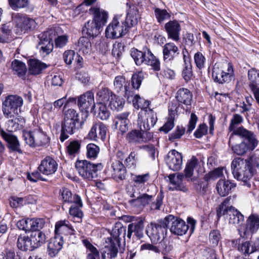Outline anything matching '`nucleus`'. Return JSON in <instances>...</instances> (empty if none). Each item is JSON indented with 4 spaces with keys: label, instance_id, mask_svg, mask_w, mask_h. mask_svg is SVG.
<instances>
[{
    "label": "nucleus",
    "instance_id": "obj_1",
    "mask_svg": "<svg viewBox=\"0 0 259 259\" xmlns=\"http://www.w3.org/2000/svg\"><path fill=\"white\" fill-rule=\"evenodd\" d=\"M255 136L243 127H239L229 138V145L238 155L244 154L248 150H253L257 146Z\"/></svg>",
    "mask_w": 259,
    "mask_h": 259
},
{
    "label": "nucleus",
    "instance_id": "obj_2",
    "mask_svg": "<svg viewBox=\"0 0 259 259\" xmlns=\"http://www.w3.org/2000/svg\"><path fill=\"white\" fill-rule=\"evenodd\" d=\"M259 169V156H253L247 159L238 157L233 159L231 169L234 177L250 187L248 183L254 172V167Z\"/></svg>",
    "mask_w": 259,
    "mask_h": 259
},
{
    "label": "nucleus",
    "instance_id": "obj_3",
    "mask_svg": "<svg viewBox=\"0 0 259 259\" xmlns=\"http://www.w3.org/2000/svg\"><path fill=\"white\" fill-rule=\"evenodd\" d=\"M78 114L73 109H69L64 112V121L61 124L60 140L64 142L67 139L70 135L73 134L78 127Z\"/></svg>",
    "mask_w": 259,
    "mask_h": 259
},
{
    "label": "nucleus",
    "instance_id": "obj_4",
    "mask_svg": "<svg viewBox=\"0 0 259 259\" xmlns=\"http://www.w3.org/2000/svg\"><path fill=\"white\" fill-rule=\"evenodd\" d=\"M172 219H174V216L169 215L158 223H151L148 226L146 229V234L152 242L157 243L163 240L170 220Z\"/></svg>",
    "mask_w": 259,
    "mask_h": 259
},
{
    "label": "nucleus",
    "instance_id": "obj_5",
    "mask_svg": "<svg viewBox=\"0 0 259 259\" xmlns=\"http://www.w3.org/2000/svg\"><path fill=\"white\" fill-rule=\"evenodd\" d=\"M24 101L22 97L17 95L7 96L2 103V111L6 118L18 115L21 112Z\"/></svg>",
    "mask_w": 259,
    "mask_h": 259
},
{
    "label": "nucleus",
    "instance_id": "obj_6",
    "mask_svg": "<svg viewBox=\"0 0 259 259\" xmlns=\"http://www.w3.org/2000/svg\"><path fill=\"white\" fill-rule=\"evenodd\" d=\"M212 77L218 83H229L234 77L232 65L226 62L215 63L213 67Z\"/></svg>",
    "mask_w": 259,
    "mask_h": 259
},
{
    "label": "nucleus",
    "instance_id": "obj_7",
    "mask_svg": "<svg viewBox=\"0 0 259 259\" xmlns=\"http://www.w3.org/2000/svg\"><path fill=\"white\" fill-rule=\"evenodd\" d=\"M75 168L79 175L83 179L92 180L98 176V172L103 168L101 163H93L87 160H77Z\"/></svg>",
    "mask_w": 259,
    "mask_h": 259
},
{
    "label": "nucleus",
    "instance_id": "obj_8",
    "mask_svg": "<svg viewBox=\"0 0 259 259\" xmlns=\"http://www.w3.org/2000/svg\"><path fill=\"white\" fill-rule=\"evenodd\" d=\"M124 25L121 16H115L105 30V36L107 38L116 39L122 37L128 32Z\"/></svg>",
    "mask_w": 259,
    "mask_h": 259
},
{
    "label": "nucleus",
    "instance_id": "obj_9",
    "mask_svg": "<svg viewBox=\"0 0 259 259\" xmlns=\"http://www.w3.org/2000/svg\"><path fill=\"white\" fill-rule=\"evenodd\" d=\"M170 223H171L170 228L171 233L182 236L186 233L189 228L190 233L191 234L193 233L195 228L196 221L194 219L189 217L187 219L188 224H186L183 220L181 219H175L174 217V219L170 220Z\"/></svg>",
    "mask_w": 259,
    "mask_h": 259
},
{
    "label": "nucleus",
    "instance_id": "obj_10",
    "mask_svg": "<svg viewBox=\"0 0 259 259\" xmlns=\"http://www.w3.org/2000/svg\"><path fill=\"white\" fill-rule=\"evenodd\" d=\"M138 116V126L142 131L149 132L157 121V114L152 109L141 111Z\"/></svg>",
    "mask_w": 259,
    "mask_h": 259
},
{
    "label": "nucleus",
    "instance_id": "obj_11",
    "mask_svg": "<svg viewBox=\"0 0 259 259\" xmlns=\"http://www.w3.org/2000/svg\"><path fill=\"white\" fill-rule=\"evenodd\" d=\"M113 85L114 90L117 93L122 94L128 102L131 101L130 98H132L134 95V92L130 87V82L126 80L124 76L122 75L116 76Z\"/></svg>",
    "mask_w": 259,
    "mask_h": 259
},
{
    "label": "nucleus",
    "instance_id": "obj_12",
    "mask_svg": "<svg viewBox=\"0 0 259 259\" xmlns=\"http://www.w3.org/2000/svg\"><path fill=\"white\" fill-rule=\"evenodd\" d=\"M153 138V133L140 129L133 130L126 136V139L128 143L139 144L146 143Z\"/></svg>",
    "mask_w": 259,
    "mask_h": 259
},
{
    "label": "nucleus",
    "instance_id": "obj_13",
    "mask_svg": "<svg viewBox=\"0 0 259 259\" xmlns=\"http://www.w3.org/2000/svg\"><path fill=\"white\" fill-rule=\"evenodd\" d=\"M134 198L128 201L131 205L139 209H142L154 200V196L146 193L140 194L134 191L131 196Z\"/></svg>",
    "mask_w": 259,
    "mask_h": 259
},
{
    "label": "nucleus",
    "instance_id": "obj_14",
    "mask_svg": "<svg viewBox=\"0 0 259 259\" xmlns=\"http://www.w3.org/2000/svg\"><path fill=\"white\" fill-rule=\"evenodd\" d=\"M128 7L127 10L126 17L125 19H122L124 22V25L128 31L129 29L137 25L141 16L139 12L138 7L135 5L126 4Z\"/></svg>",
    "mask_w": 259,
    "mask_h": 259
},
{
    "label": "nucleus",
    "instance_id": "obj_15",
    "mask_svg": "<svg viewBox=\"0 0 259 259\" xmlns=\"http://www.w3.org/2000/svg\"><path fill=\"white\" fill-rule=\"evenodd\" d=\"M107 127L102 122L94 121L88 134L90 139L94 141L99 140L104 141L106 138Z\"/></svg>",
    "mask_w": 259,
    "mask_h": 259
},
{
    "label": "nucleus",
    "instance_id": "obj_16",
    "mask_svg": "<svg viewBox=\"0 0 259 259\" xmlns=\"http://www.w3.org/2000/svg\"><path fill=\"white\" fill-rule=\"evenodd\" d=\"M0 135L2 138L7 143V147L9 150L19 154H22L21 145L16 136L11 132H7L3 129H0Z\"/></svg>",
    "mask_w": 259,
    "mask_h": 259
},
{
    "label": "nucleus",
    "instance_id": "obj_17",
    "mask_svg": "<svg viewBox=\"0 0 259 259\" xmlns=\"http://www.w3.org/2000/svg\"><path fill=\"white\" fill-rule=\"evenodd\" d=\"M176 98L179 106H182L186 112H190L192 94L191 92L186 88L180 89L177 92Z\"/></svg>",
    "mask_w": 259,
    "mask_h": 259
},
{
    "label": "nucleus",
    "instance_id": "obj_18",
    "mask_svg": "<svg viewBox=\"0 0 259 259\" xmlns=\"http://www.w3.org/2000/svg\"><path fill=\"white\" fill-rule=\"evenodd\" d=\"M182 155L176 150H170L167 154L165 160L169 168L173 171H178L182 168Z\"/></svg>",
    "mask_w": 259,
    "mask_h": 259
},
{
    "label": "nucleus",
    "instance_id": "obj_19",
    "mask_svg": "<svg viewBox=\"0 0 259 259\" xmlns=\"http://www.w3.org/2000/svg\"><path fill=\"white\" fill-rule=\"evenodd\" d=\"M14 19L16 27L22 31L33 30L37 26L34 19L20 14L15 15Z\"/></svg>",
    "mask_w": 259,
    "mask_h": 259
},
{
    "label": "nucleus",
    "instance_id": "obj_20",
    "mask_svg": "<svg viewBox=\"0 0 259 259\" xmlns=\"http://www.w3.org/2000/svg\"><path fill=\"white\" fill-rule=\"evenodd\" d=\"M259 228V216L256 214H251L246 221V227L240 236L245 239L249 238L251 234L257 231Z\"/></svg>",
    "mask_w": 259,
    "mask_h": 259
},
{
    "label": "nucleus",
    "instance_id": "obj_21",
    "mask_svg": "<svg viewBox=\"0 0 259 259\" xmlns=\"http://www.w3.org/2000/svg\"><path fill=\"white\" fill-rule=\"evenodd\" d=\"M105 242L106 244L101 253L103 259L115 258L117 256L120 244L108 238L106 239Z\"/></svg>",
    "mask_w": 259,
    "mask_h": 259
},
{
    "label": "nucleus",
    "instance_id": "obj_22",
    "mask_svg": "<svg viewBox=\"0 0 259 259\" xmlns=\"http://www.w3.org/2000/svg\"><path fill=\"white\" fill-rule=\"evenodd\" d=\"M77 105L82 111H87L91 107V112H94L96 107L94 93L92 91H88L81 95L78 99Z\"/></svg>",
    "mask_w": 259,
    "mask_h": 259
},
{
    "label": "nucleus",
    "instance_id": "obj_23",
    "mask_svg": "<svg viewBox=\"0 0 259 259\" xmlns=\"http://www.w3.org/2000/svg\"><path fill=\"white\" fill-rule=\"evenodd\" d=\"M49 35V32H45L40 34V40L37 45V49L44 55L49 54L52 52L54 48L53 39L48 36Z\"/></svg>",
    "mask_w": 259,
    "mask_h": 259
},
{
    "label": "nucleus",
    "instance_id": "obj_24",
    "mask_svg": "<svg viewBox=\"0 0 259 259\" xmlns=\"http://www.w3.org/2000/svg\"><path fill=\"white\" fill-rule=\"evenodd\" d=\"M58 164L52 157L47 156L41 160L38 169L45 175H50L54 174L57 169Z\"/></svg>",
    "mask_w": 259,
    "mask_h": 259
},
{
    "label": "nucleus",
    "instance_id": "obj_25",
    "mask_svg": "<svg viewBox=\"0 0 259 259\" xmlns=\"http://www.w3.org/2000/svg\"><path fill=\"white\" fill-rule=\"evenodd\" d=\"M162 54L163 61L168 63L171 62L179 54V50L174 42H167L162 47Z\"/></svg>",
    "mask_w": 259,
    "mask_h": 259
},
{
    "label": "nucleus",
    "instance_id": "obj_26",
    "mask_svg": "<svg viewBox=\"0 0 259 259\" xmlns=\"http://www.w3.org/2000/svg\"><path fill=\"white\" fill-rule=\"evenodd\" d=\"M164 28L167 33L168 38L175 41H179L180 39L181 25L177 20L169 21L165 24Z\"/></svg>",
    "mask_w": 259,
    "mask_h": 259
},
{
    "label": "nucleus",
    "instance_id": "obj_27",
    "mask_svg": "<svg viewBox=\"0 0 259 259\" xmlns=\"http://www.w3.org/2000/svg\"><path fill=\"white\" fill-rule=\"evenodd\" d=\"M61 197L63 200L62 208L65 209V204L74 203L79 206H82V203L80 197L76 194H72L70 190L63 188L60 190Z\"/></svg>",
    "mask_w": 259,
    "mask_h": 259
},
{
    "label": "nucleus",
    "instance_id": "obj_28",
    "mask_svg": "<svg viewBox=\"0 0 259 259\" xmlns=\"http://www.w3.org/2000/svg\"><path fill=\"white\" fill-rule=\"evenodd\" d=\"M89 12L93 15V21L102 27L107 23L108 13L104 10L97 7H91Z\"/></svg>",
    "mask_w": 259,
    "mask_h": 259
},
{
    "label": "nucleus",
    "instance_id": "obj_29",
    "mask_svg": "<svg viewBox=\"0 0 259 259\" xmlns=\"http://www.w3.org/2000/svg\"><path fill=\"white\" fill-rule=\"evenodd\" d=\"M55 235H73L75 230L69 221L67 220H61L56 222L55 229Z\"/></svg>",
    "mask_w": 259,
    "mask_h": 259
},
{
    "label": "nucleus",
    "instance_id": "obj_30",
    "mask_svg": "<svg viewBox=\"0 0 259 259\" xmlns=\"http://www.w3.org/2000/svg\"><path fill=\"white\" fill-rule=\"evenodd\" d=\"M130 112H125L118 114L116 115L114 120L116 128L119 130L122 134L125 133L128 130L130 120L128 117Z\"/></svg>",
    "mask_w": 259,
    "mask_h": 259
},
{
    "label": "nucleus",
    "instance_id": "obj_31",
    "mask_svg": "<svg viewBox=\"0 0 259 259\" xmlns=\"http://www.w3.org/2000/svg\"><path fill=\"white\" fill-rule=\"evenodd\" d=\"M62 239L63 236L55 235L54 238L50 240L48 245V251L51 257L55 256L61 249L63 244Z\"/></svg>",
    "mask_w": 259,
    "mask_h": 259
},
{
    "label": "nucleus",
    "instance_id": "obj_32",
    "mask_svg": "<svg viewBox=\"0 0 259 259\" xmlns=\"http://www.w3.org/2000/svg\"><path fill=\"white\" fill-rule=\"evenodd\" d=\"M126 231L125 227H124L119 222L116 223L110 233L111 236L107 238L111 239L113 241L120 244L121 241L122 239L125 240Z\"/></svg>",
    "mask_w": 259,
    "mask_h": 259
},
{
    "label": "nucleus",
    "instance_id": "obj_33",
    "mask_svg": "<svg viewBox=\"0 0 259 259\" xmlns=\"http://www.w3.org/2000/svg\"><path fill=\"white\" fill-rule=\"evenodd\" d=\"M184 178V176L183 174H179L177 176L175 174H170L168 176V179L170 184L172 186L169 187V190L172 191L176 190L186 192L188 189L182 183V180Z\"/></svg>",
    "mask_w": 259,
    "mask_h": 259
},
{
    "label": "nucleus",
    "instance_id": "obj_34",
    "mask_svg": "<svg viewBox=\"0 0 259 259\" xmlns=\"http://www.w3.org/2000/svg\"><path fill=\"white\" fill-rule=\"evenodd\" d=\"M102 27L96 23L93 20H89L86 22L82 29L83 34L90 37H95L100 33Z\"/></svg>",
    "mask_w": 259,
    "mask_h": 259
},
{
    "label": "nucleus",
    "instance_id": "obj_35",
    "mask_svg": "<svg viewBox=\"0 0 259 259\" xmlns=\"http://www.w3.org/2000/svg\"><path fill=\"white\" fill-rule=\"evenodd\" d=\"M111 166L113 169L112 177L116 181H121L125 179L126 169L121 161H113Z\"/></svg>",
    "mask_w": 259,
    "mask_h": 259
},
{
    "label": "nucleus",
    "instance_id": "obj_36",
    "mask_svg": "<svg viewBox=\"0 0 259 259\" xmlns=\"http://www.w3.org/2000/svg\"><path fill=\"white\" fill-rule=\"evenodd\" d=\"M144 227V222L142 220L137 223L130 224L128 226L127 238L130 239L133 233H134L135 235L139 238H142L143 237Z\"/></svg>",
    "mask_w": 259,
    "mask_h": 259
},
{
    "label": "nucleus",
    "instance_id": "obj_37",
    "mask_svg": "<svg viewBox=\"0 0 259 259\" xmlns=\"http://www.w3.org/2000/svg\"><path fill=\"white\" fill-rule=\"evenodd\" d=\"M148 50H150L147 47L143 48L142 51L135 48L132 49L131 55L137 65L145 64L148 56Z\"/></svg>",
    "mask_w": 259,
    "mask_h": 259
},
{
    "label": "nucleus",
    "instance_id": "obj_38",
    "mask_svg": "<svg viewBox=\"0 0 259 259\" xmlns=\"http://www.w3.org/2000/svg\"><path fill=\"white\" fill-rule=\"evenodd\" d=\"M227 213V219L230 224H239L244 220L243 215L232 206L229 207Z\"/></svg>",
    "mask_w": 259,
    "mask_h": 259
},
{
    "label": "nucleus",
    "instance_id": "obj_39",
    "mask_svg": "<svg viewBox=\"0 0 259 259\" xmlns=\"http://www.w3.org/2000/svg\"><path fill=\"white\" fill-rule=\"evenodd\" d=\"M235 187V185L229 181L220 180L217 183L216 188L221 196H225Z\"/></svg>",
    "mask_w": 259,
    "mask_h": 259
},
{
    "label": "nucleus",
    "instance_id": "obj_40",
    "mask_svg": "<svg viewBox=\"0 0 259 259\" xmlns=\"http://www.w3.org/2000/svg\"><path fill=\"white\" fill-rule=\"evenodd\" d=\"M29 237L33 249L40 246L46 240L45 234L41 231H32Z\"/></svg>",
    "mask_w": 259,
    "mask_h": 259
},
{
    "label": "nucleus",
    "instance_id": "obj_41",
    "mask_svg": "<svg viewBox=\"0 0 259 259\" xmlns=\"http://www.w3.org/2000/svg\"><path fill=\"white\" fill-rule=\"evenodd\" d=\"M113 94L108 88H102L96 94L97 103L108 104Z\"/></svg>",
    "mask_w": 259,
    "mask_h": 259
},
{
    "label": "nucleus",
    "instance_id": "obj_42",
    "mask_svg": "<svg viewBox=\"0 0 259 259\" xmlns=\"http://www.w3.org/2000/svg\"><path fill=\"white\" fill-rule=\"evenodd\" d=\"M13 72L19 77L24 78L27 68L25 63L18 60H14L11 63Z\"/></svg>",
    "mask_w": 259,
    "mask_h": 259
},
{
    "label": "nucleus",
    "instance_id": "obj_43",
    "mask_svg": "<svg viewBox=\"0 0 259 259\" xmlns=\"http://www.w3.org/2000/svg\"><path fill=\"white\" fill-rule=\"evenodd\" d=\"M17 246L18 248L22 251H27L32 250L30 237L25 234H20L17 241Z\"/></svg>",
    "mask_w": 259,
    "mask_h": 259
},
{
    "label": "nucleus",
    "instance_id": "obj_44",
    "mask_svg": "<svg viewBox=\"0 0 259 259\" xmlns=\"http://www.w3.org/2000/svg\"><path fill=\"white\" fill-rule=\"evenodd\" d=\"M248 79L249 81L248 83V90L250 91L259 85V70L254 68H252L248 71Z\"/></svg>",
    "mask_w": 259,
    "mask_h": 259
},
{
    "label": "nucleus",
    "instance_id": "obj_45",
    "mask_svg": "<svg viewBox=\"0 0 259 259\" xmlns=\"http://www.w3.org/2000/svg\"><path fill=\"white\" fill-rule=\"evenodd\" d=\"M29 72L31 74L37 75L39 74L41 71L46 68L45 64L35 59H31L28 62Z\"/></svg>",
    "mask_w": 259,
    "mask_h": 259
},
{
    "label": "nucleus",
    "instance_id": "obj_46",
    "mask_svg": "<svg viewBox=\"0 0 259 259\" xmlns=\"http://www.w3.org/2000/svg\"><path fill=\"white\" fill-rule=\"evenodd\" d=\"M34 147L45 145L49 142L47 135L41 130H34Z\"/></svg>",
    "mask_w": 259,
    "mask_h": 259
},
{
    "label": "nucleus",
    "instance_id": "obj_47",
    "mask_svg": "<svg viewBox=\"0 0 259 259\" xmlns=\"http://www.w3.org/2000/svg\"><path fill=\"white\" fill-rule=\"evenodd\" d=\"M82 243L86 248L90 251L88 253L86 259H99L100 253L97 248L93 246L90 241L87 239L82 240Z\"/></svg>",
    "mask_w": 259,
    "mask_h": 259
},
{
    "label": "nucleus",
    "instance_id": "obj_48",
    "mask_svg": "<svg viewBox=\"0 0 259 259\" xmlns=\"http://www.w3.org/2000/svg\"><path fill=\"white\" fill-rule=\"evenodd\" d=\"M132 98L133 105L135 108L137 109H141V111L146 109H151L148 108L150 105V101L141 98L139 95H136Z\"/></svg>",
    "mask_w": 259,
    "mask_h": 259
},
{
    "label": "nucleus",
    "instance_id": "obj_49",
    "mask_svg": "<svg viewBox=\"0 0 259 259\" xmlns=\"http://www.w3.org/2000/svg\"><path fill=\"white\" fill-rule=\"evenodd\" d=\"M78 51L83 54H88L92 50V45L89 39L87 37H81L77 44Z\"/></svg>",
    "mask_w": 259,
    "mask_h": 259
},
{
    "label": "nucleus",
    "instance_id": "obj_50",
    "mask_svg": "<svg viewBox=\"0 0 259 259\" xmlns=\"http://www.w3.org/2000/svg\"><path fill=\"white\" fill-rule=\"evenodd\" d=\"M124 105V99L114 94L108 103V105L111 109L117 111L121 110L123 108Z\"/></svg>",
    "mask_w": 259,
    "mask_h": 259
},
{
    "label": "nucleus",
    "instance_id": "obj_51",
    "mask_svg": "<svg viewBox=\"0 0 259 259\" xmlns=\"http://www.w3.org/2000/svg\"><path fill=\"white\" fill-rule=\"evenodd\" d=\"M145 64L150 66L154 71L160 70V62L150 50H148V56L145 63Z\"/></svg>",
    "mask_w": 259,
    "mask_h": 259
},
{
    "label": "nucleus",
    "instance_id": "obj_52",
    "mask_svg": "<svg viewBox=\"0 0 259 259\" xmlns=\"http://www.w3.org/2000/svg\"><path fill=\"white\" fill-rule=\"evenodd\" d=\"M197 162L198 160L195 156H193L188 160L184 170V177L186 179H189L192 176L194 169L197 164Z\"/></svg>",
    "mask_w": 259,
    "mask_h": 259
},
{
    "label": "nucleus",
    "instance_id": "obj_53",
    "mask_svg": "<svg viewBox=\"0 0 259 259\" xmlns=\"http://www.w3.org/2000/svg\"><path fill=\"white\" fill-rule=\"evenodd\" d=\"M98 106V110L96 111L95 109L93 112L97 113L98 117L101 120L107 119L110 115V112L108 110L106 104L97 103Z\"/></svg>",
    "mask_w": 259,
    "mask_h": 259
},
{
    "label": "nucleus",
    "instance_id": "obj_54",
    "mask_svg": "<svg viewBox=\"0 0 259 259\" xmlns=\"http://www.w3.org/2000/svg\"><path fill=\"white\" fill-rule=\"evenodd\" d=\"M183 59L185 63V68L183 70L182 75L186 81L191 79L192 76V66L189 58H187L185 55H183Z\"/></svg>",
    "mask_w": 259,
    "mask_h": 259
},
{
    "label": "nucleus",
    "instance_id": "obj_55",
    "mask_svg": "<svg viewBox=\"0 0 259 259\" xmlns=\"http://www.w3.org/2000/svg\"><path fill=\"white\" fill-rule=\"evenodd\" d=\"M45 224V221L44 219H29V231H39L44 227Z\"/></svg>",
    "mask_w": 259,
    "mask_h": 259
},
{
    "label": "nucleus",
    "instance_id": "obj_56",
    "mask_svg": "<svg viewBox=\"0 0 259 259\" xmlns=\"http://www.w3.org/2000/svg\"><path fill=\"white\" fill-rule=\"evenodd\" d=\"M138 161L137 153L135 151L131 152L128 156L125 159L124 165L128 169L136 168Z\"/></svg>",
    "mask_w": 259,
    "mask_h": 259
},
{
    "label": "nucleus",
    "instance_id": "obj_57",
    "mask_svg": "<svg viewBox=\"0 0 259 259\" xmlns=\"http://www.w3.org/2000/svg\"><path fill=\"white\" fill-rule=\"evenodd\" d=\"M223 167H218L213 170L210 171L204 176V179L208 182L214 180L223 176Z\"/></svg>",
    "mask_w": 259,
    "mask_h": 259
},
{
    "label": "nucleus",
    "instance_id": "obj_58",
    "mask_svg": "<svg viewBox=\"0 0 259 259\" xmlns=\"http://www.w3.org/2000/svg\"><path fill=\"white\" fill-rule=\"evenodd\" d=\"M164 198L162 192H160L157 196L155 200H152L149 203V206L151 210H159L163 204V199Z\"/></svg>",
    "mask_w": 259,
    "mask_h": 259
},
{
    "label": "nucleus",
    "instance_id": "obj_59",
    "mask_svg": "<svg viewBox=\"0 0 259 259\" xmlns=\"http://www.w3.org/2000/svg\"><path fill=\"white\" fill-rule=\"evenodd\" d=\"M82 206H79L78 205L72 203V205L69 208V213L74 219H77L76 221L80 222L81 221L83 213L80 209Z\"/></svg>",
    "mask_w": 259,
    "mask_h": 259
},
{
    "label": "nucleus",
    "instance_id": "obj_60",
    "mask_svg": "<svg viewBox=\"0 0 259 259\" xmlns=\"http://www.w3.org/2000/svg\"><path fill=\"white\" fill-rule=\"evenodd\" d=\"M144 77V74L142 72H139L133 75L131 79L133 90V89L138 90L140 88Z\"/></svg>",
    "mask_w": 259,
    "mask_h": 259
},
{
    "label": "nucleus",
    "instance_id": "obj_61",
    "mask_svg": "<svg viewBox=\"0 0 259 259\" xmlns=\"http://www.w3.org/2000/svg\"><path fill=\"white\" fill-rule=\"evenodd\" d=\"M150 178V176L149 173H146L143 175H135L132 176V180L135 183V186L136 185H144L146 183L149 181Z\"/></svg>",
    "mask_w": 259,
    "mask_h": 259
},
{
    "label": "nucleus",
    "instance_id": "obj_62",
    "mask_svg": "<svg viewBox=\"0 0 259 259\" xmlns=\"http://www.w3.org/2000/svg\"><path fill=\"white\" fill-rule=\"evenodd\" d=\"M229 201V198H227L225 200L219 205L217 210V214L218 219L221 217L224 216L225 218L227 219V212L230 206H227V205Z\"/></svg>",
    "mask_w": 259,
    "mask_h": 259
},
{
    "label": "nucleus",
    "instance_id": "obj_63",
    "mask_svg": "<svg viewBox=\"0 0 259 259\" xmlns=\"http://www.w3.org/2000/svg\"><path fill=\"white\" fill-rule=\"evenodd\" d=\"M243 121V118L241 115L238 114H235L232 118L229 126V130L230 132H233L232 134H234V131L237 129L236 127Z\"/></svg>",
    "mask_w": 259,
    "mask_h": 259
},
{
    "label": "nucleus",
    "instance_id": "obj_64",
    "mask_svg": "<svg viewBox=\"0 0 259 259\" xmlns=\"http://www.w3.org/2000/svg\"><path fill=\"white\" fill-rule=\"evenodd\" d=\"M22 137L27 145L31 147H34V130L32 131H23Z\"/></svg>",
    "mask_w": 259,
    "mask_h": 259
}]
</instances>
